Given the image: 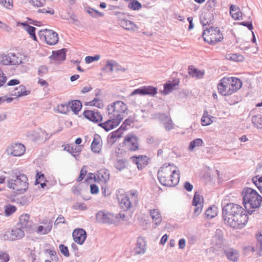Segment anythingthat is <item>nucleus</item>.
<instances>
[{
	"mask_svg": "<svg viewBox=\"0 0 262 262\" xmlns=\"http://www.w3.org/2000/svg\"><path fill=\"white\" fill-rule=\"evenodd\" d=\"M216 6V0H208L206 3V7L208 10L214 9Z\"/></svg>",
	"mask_w": 262,
	"mask_h": 262,
	"instance_id": "nucleus-60",
	"label": "nucleus"
},
{
	"mask_svg": "<svg viewBox=\"0 0 262 262\" xmlns=\"http://www.w3.org/2000/svg\"><path fill=\"white\" fill-rule=\"evenodd\" d=\"M18 25L23 27L24 30H25L30 35L31 38H32L35 41L37 40V38L35 34L36 28L35 27L29 26V25L24 23H18Z\"/></svg>",
	"mask_w": 262,
	"mask_h": 262,
	"instance_id": "nucleus-31",
	"label": "nucleus"
},
{
	"mask_svg": "<svg viewBox=\"0 0 262 262\" xmlns=\"http://www.w3.org/2000/svg\"><path fill=\"white\" fill-rule=\"evenodd\" d=\"M0 4L8 9H11L13 6V0H0Z\"/></svg>",
	"mask_w": 262,
	"mask_h": 262,
	"instance_id": "nucleus-53",
	"label": "nucleus"
},
{
	"mask_svg": "<svg viewBox=\"0 0 262 262\" xmlns=\"http://www.w3.org/2000/svg\"><path fill=\"white\" fill-rule=\"evenodd\" d=\"M117 16L118 24L126 30L135 31L138 29V27L130 20L125 18L120 13H116Z\"/></svg>",
	"mask_w": 262,
	"mask_h": 262,
	"instance_id": "nucleus-8",
	"label": "nucleus"
},
{
	"mask_svg": "<svg viewBox=\"0 0 262 262\" xmlns=\"http://www.w3.org/2000/svg\"><path fill=\"white\" fill-rule=\"evenodd\" d=\"M40 38L44 40L49 45H54L58 41V34L52 30L43 29L39 32Z\"/></svg>",
	"mask_w": 262,
	"mask_h": 262,
	"instance_id": "nucleus-7",
	"label": "nucleus"
},
{
	"mask_svg": "<svg viewBox=\"0 0 262 262\" xmlns=\"http://www.w3.org/2000/svg\"><path fill=\"white\" fill-rule=\"evenodd\" d=\"M117 199L119 203L120 207L124 211H127L130 208L132 205L136 204L138 201V192L137 191L131 190L129 192V195L126 194L120 193L118 191Z\"/></svg>",
	"mask_w": 262,
	"mask_h": 262,
	"instance_id": "nucleus-5",
	"label": "nucleus"
},
{
	"mask_svg": "<svg viewBox=\"0 0 262 262\" xmlns=\"http://www.w3.org/2000/svg\"><path fill=\"white\" fill-rule=\"evenodd\" d=\"M30 2L34 6L40 7L45 5L46 0H30Z\"/></svg>",
	"mask_w": 262,
	"mask_h": 262,
	"instance_id": "nucleus-59",
	"label": "nucleus"
},
{
	"mask_svg": "<svg viewBox=\"0 0 262 262\" xmlns=\"http://www.w3.org/2000/svg\"><path fill=\"white\" fill-rule=\"evenodd\" d=\"M19 224L22 230H30L32 228V222L30 220L29 215L25 214L20 216Z\"/></svg>",
	"mask_w": 262,
	"mask_h": 262,
	"instance_id": "nucleus-21",
	"label": "nucleus"
},
{
	"mask_svg": "<svg viewBox=\"0 0 262 262\" xmlns=\"http://www.w3.org/2000/svg\"><path fill=\"white\" fill-rule=\"evenodd\" d=\"M96 181V177L95 175L92 173H89L88 177H86V179L85 180V181L88 184H91L92 182Z\"/></svg>",
	"mask_w": 262,
	"mask_h": 262,
	"instance_id": "nucleus-62",
	"label": "nucleus"
},
{
	"mask_svg": "<svg viewBox=\"0 0 262 262\" xmlns=\"http://www.w3.org/2000/svg\"><path fill=\"white\" fill-rule=\"evenodd\" d=\"M213 117L209 115L207 111L204 112L203 116L201 118V124L203 126H207L210 124L212 122Z\"/></svg>",
	"mask_w": 262,
	"mask_h": 262,
	"instance_id": "nucleus-42",
	"label": "nucleus"
},
{
	"mask_svg": "<svg viewBox=\"0 0 262 262\" xmlns=\"http://www.w3.org/2000/svg\"><path fill=\"white\" fill-rule=\"evenodd\" d=\"M96 219L99 223L110 224L113 221L114 214L108 212L99 211L96 214Z\"/></svg>",
	"mask_w": 262,
	"mask_h": 262,
	"instance_id": "nucleus-18",
	"label": "nucleus"
},
{
	"mask_svg": "<svg viewBox=\"0 0 262 262\" xmlns=\"http://www.w3.org/2000/svg\"><path fill=\"white\" fill-rule=\"evenodd\" d=\"M107 113L110 118H115V102L107 106Z\"/></svg>",
	"mask_w": 262,
	"mask_h": 262,
	"instance_id": "nucleus-52",
	"label": "nucleus"
},
{
	"mask_svg": "<svg viewBox=\"0 0 262 262\" xmlns=\"http://www.w3.org/2000/svg\"><path fill=\"white\" fill-rule=\"evenodd\" d=\"M157 93V89L152 86H145L141 88L137 89L132 92L130 96H134L136 95H151L154 96Z\"/></svg>",
	"mask_w": 262,
	"mask_h": 262,
	"instance_id": "nucleus-13",
	"label": "nucleus"
},
{
	"mask_svg": "<svg viewBox=\"0 0 262 262\" xmlns=\"http://www.w3.org/2000/svg\"><path fill=\"white\" fill-rule=\"evenodd\" d=\"M178 82L177 83H173L171 82L166 83L164 85V90L162 92V93L164 95L168 94L174 89V88L178 85Z\"/></svg>",
	"mask_w": 262,
	"mask_h": 262,
	"instance_id": "nucleus-46",
	"label": "nucleus"
},
{
	"mask_svg": "<svg viewBox=\"0 0 262 262\" xmlns=\"http://www.w3.org/2000/svg\"><path fill=\"white\" fill-rule=\"evenodd\" d=\"M58 112L62 114H66L70 111L69 103L60 104L57 107Z\"/></svg>",
	"mask_w": 262,
	"mask_h": 262,
	"instance_id": "nucleus-50",
	"label": "nucleus"
},
{
	"mask_svg": "<svg viewBox=\"0 0 262 262\" xmlns=\"http://www.w3.org/2000/svg\"><path fill=\"white\" fill-rule=\"evenodd\" d=\"M223 232L221 229H217L212 239L211 243L212 248L215 250L221 248L223 245Z\"/></svg>",
	"mask_w": 262,
	"mask_h": 262,
	"instance_id": "nucleus-16",
	"label": "nucleus"
},
{
	"mask_svg": "<svg viewBox=\"0 0 262 262\" xmlns=\"http://www.w3.org/2000/svg\"><path fill=\"white\" fill-rule=\"evenodd\" d=\"M9 259L10 257L8 254L0 250V262H8Z\"/></svg>",
	"mask_w": 262,
	"mask_h": 262,
	"instance_id": "nucleus-56",
	"label": "nucleus"
},
{
	"mask_svg": "<svg viewBox=\"0 0 262 262\" xmlns=\"http://www.w3.org/2000/svg\"><path fill=\"white\" fill-rule=\"evenodd\" d=\"M243 204L247 212L251 214L256 209L259 208L262 202V196L254 189L244 188L242 192Z\"/></svg>",
	"mask_w": 262,
	"mask_h": 262,
	"instance_id": "nucleus-3",
	"label": "nucleus"
},
{
	"mask_svg": "<svg viewBox=\"0 0 262 262\" xmlns=\"http://www.w3.org/2000/svg\"><path fill=\"white\" fill-rule=\"evenodd\" d=\"M149 213L156 227L159 226L161 223L162 220L161 212L159 209H150L149 210Z\"/></svg>",
	"mask_w": 262,
	"mask_h": 262,
	"instance_id": "nucleus-23",
	"label": "nucleus"
},
{
	"mask_svg": "<svg viewBox=\"0 0 262 262\" xmlns=\"http://www.w3.org/2000/svg\"><path fill=\"white\" fill-rule=\"evenodd\" d=\"M137 165L138 169H142L148 164V157L145 156L139 155L133 156L130 158Z\"/></svg>",
	"mask_w": 262,
	"mask_h": 262,
	"instance_id": "nucleus-20",
	"label": "nucleus"
},
{
	"mask_svg": "<svg viewBox=\"0 0 262 262\" xmlns=\"http://www.w3.org/2000/svg\"><path fill=\"white\" fill-rule=\"evenodd\" d=\"M203 144V141L202 139L200 138L195 139L190 142L188 150L193 151L195 148L202 146Z\"/></svg>",
	"mask_w": 262,
	"mask_h": 262,
	"instance_id": "nucleus-44",
	"label": "nucleus"
},
{
	"mask_svg": "<svg viewBox=\"0 0 262 262\" xmlns=\"http://www.w3.org/2000/svg\"><path fill=\"white\" fill-rule=\"evenodd\" d=\"M252 122L257 128H262V116L257 115L252 117Z\"/></svg>",
	"mask_w": 262,
	"mask_h": 262,
	"instance_id": "nucleus-45",
	"label": "nucleus"
},
{
	"mask_svg": "<svg viewBox=\"0 0 262 262\" xmlns=\"http://www.w3.org/2000/svg\"><path fill=\"white\" fill-rule=\"evenodd\" d=\"M116 108L117 111L121 113L125 114L127 110V106L125 103L121 101H116Z\"/></svg>",
	"mask_w": 262,
	"mask_h": 262,
	"instance_id": "nucleus-47",
	"label": "nucleus"
},
{
	"mask_svg": "<svg viewBox=\"0 0 262 262\" xmlns=\"http://www.w3.org/2000/svg\"><path fill=\"white\" fill-rule=\"evenodd\" d=\"M200 20L203 27L212 25L213 23V15L210 13H205L201 16Z\"/></svg>",
	"mask_w": 262,
	"mask_h": 262,
	"instance_id": "nucleus-28",
	"label": "nucleus"
},
{
	"mask_svg": "<svg viewBox=\"0 0 262 262\" xmlns=\"http://www.w3.org/2000/svg\"><path fill=\"white\" fill-rule=\"evenodd\" d=\"M220 33L219 28L211 27L209 29L206 28L204 30L203 36L205 41L215 44L223 39V36Z\"/></svg>",
	"mask_w": 262,
	"mask_h": 262,
	"instance_id": "nucleus-6",
	"label": "nucleus"
},
{
	"mask_svg": "<svg viewBox=\"0 0 262 262\" xmlns=\"http://www.w3.org/2000/svg\"><path fill=\"white\" fill-rule=\"evenodd\" d=\"M230 13L232 17L235 20L239 19L242 16V13L239 8L233 5H231L230 7Z\"/></svg>",
	"mask_w": 262,
	"mask_h": 262,
	"instance_id": "nucleus-39",
	"label": "nucleus"
},
{
	"mask_svg": "<svg viewBox=\"0 0 262 262\" xmlns=\"http://www.w3.org/2000/svg\"><path fill=\"white\" fill-rule=\"evenodd\" d=\"M86 166H84L81 169L80 174L77 179V181L78 182L81 181L85 177V175L86 174Z\"/></svg>",
	"mask_w": 262,
	"mask_h": 262,
	"instance_id": "nucleus-57",
	"label": "nucleus"
},
{
	"mask_svg": "<svg viewBox=\"0 0 262 262\" xmlns=\"http://www.w3.org/2000/svg\"><path fill=\"white\" fill-rule=\"evenodd\" d=\"M30 94V91L26 90V86L20 85L12 92L11 95L15 98H18L24 96L28 95Z\"/></svg>",
	"mask_w": 262,
	"mask_h": 262,
	"instance_id": "nucleus-26",
	"label": "nucleus"
},
{
	"mask_svg": "<svg viewBox=\"0 0 262 262\" xmlns=\"http://www.w3.org/2000/svg\"><path fill=\"white\" fill-rule=\"evenodd\" d=\"M132 123V121L130 119H126L119 129L116 130V138H120L122 133L127 129V126H129Z\"/></svg>",
	"mask_w": 262,
	"mask_h": 262,
	"instance_id": "nucleus-34",
	"label": "nucleus"
},
{
	"mask_svg": "<svg viewBox=\"0 0 262 262\" xmlns=\"http://www.w3.org/2000/svg\"><path fill=\"white\" fill-rule=\"evenodd\" d=\"M106 132L113 129L115 127V118H110L107 121L99 124Z\"/></svg>",
	"mask_w": 262,
	"mask_h": 262,
	"instance_id": "nucleus-33",
	"label": "nucleus"
},
{
	"mask_svg": "<svg viewBox=\"0 0 262 262\" xmlns=\"http://www.w3.org/2000/svg\"><path fill=\"white\" fill-rule=\"evenodd\" d=\"M229 80L226 77L222 78L218 84L217 89L219 92L223 96H229L234 93L231 86L230 85Z\"/></svg>",
	"mask_w": 262,
	"mask_h": 262,
	"instance_id": "nucleus-9",
	"label": "nucleus"
},
{
	"mask_svg": "<svg viewBox=\"0 0 262 262\" xmlns=\"http://www.w3.org/2000/svg\"><path fill=\"white\" fill-rule=\"evenodd\" d=\"M69 108L75 114L80 111L82 107V104L79 100H73L69 103Z\"/></svg>",
	"mask_w": 262,
	"mask_h": 262,
	"instance_id": "nucleus-41",
	"label": "nucleus"
},
{
	"mask_svg": "<svg viewBox=\"0 0 262 262\" xmlns=\"http://www.w3.org/2000/svg\"><path fill=\"white\" fill-rule=\"evenodd\" d=\"M7 77L2 70L0 69V87L6 82Z\"/></svg>",
	"mask_w": 262,
	"mask_h": 262,
	"instance_id": "nucleus-64",
	"label": "nucleus"
},
{
	"mask_svg": "<svg viewBox=\"0 0 262 262\" xmlns=\"http://www.w3.org/2000/svg\"><path fill=\"white\" fill-rule=\"evenodd\" d=\"M224 252L229 260L233 262H236L238 260L239 255L237 250L229 248L225 250Z\"/></svg>",
	"mask_w": 262,
	"mask_h": 262,
	"instance_id": "nucleus-27",
	"label": "nucleus"
},
{
	"mask_svg": "<svg viewBox=\"0 0 262 262\" xmlns=\"http://www.w3.org/2000/svg\"><path fill=\"white\" fill-rule=\"evenodd\" d=\"M203 203V198L202 196L200 195L198 192H196L194 193L192 201V205L194 207L193 210V215L194 217L198 216L202 212Z\"/></svg>",
	"mask_w": 262,
	"mask_h": 262,
	"instance_id": "nucleus-11",
	"label": "nucleus"
},
{
	"mask_svg": "<svg viewBox=\"0 0 262 262\" xmlns=\"http://www.w3.org/2000/svg\"><path fill=\"white\" fill-rule=\"evenodd\" d=\"M89 105L91 106H95L101 108L103 106V103L101 99L99 98H95L91 101L89 102Z\"/></svg>",
	"mask_w": 262,
	"mask_h": 262,
	"instance_id": "nucleus-49",
	"label": "nucleus"
},
{
	"mask_svg": "<svg viewBox=\"0 0 262 262\" xmlns=\"http://www.w3.org/2000/svg\"><path fill=\"white\" fill-rule=\"evenodd\" d=\"M128 165L129 162L125 159H119L116 162V169L119 171L128 168Z\"/></svg>",
	"mask_w": 262,
	"mask_h": 262,
	"instance_id": "nucleus-37",
	"label": "nucleus"
},
{
	"mask_svg": "<svg viewBox=\"0 0 262 262\" xmlns=\"http://www.w3.org/2000/svg\"><path fill=\"white\" fill-rule=\"evenodd\" d=\"M66 51L64 49L53 52L52 58L56 61H63L66 59Z\"/></svg>",
	"mask_w": 262,
	"mask_h": 262,
	"instance_id": "nucleus-35",
	"label": "nucleus"
},
{
	"mask_svg": "<svg viewBox=\"0 0 262 262\" xmlns=\"http://www.w3.org/2000/svg\"><path fill=\"white\" fill-rule=\"evenodd\" d=\"M59 248L60 252L64 256L68 257L70 255L69 249L67 246H64L63 244H61L59 246Z\"/></svg>",
	"mask_w": 262,
	"mask_h": 262,
	"instance_id": "nucleus-58",
	"label": "nucleus"
},
{
	"mask_svg": "<svg viewBox=\"0 0 262 262\" xmlns=\"http://www.w3.org/2000/svg\"><path fill=\"white\" fill-rule=\"evenodd\" d=\"M188 73L193 77L196 78H201L204 75V72L198 70L192 66H190L188 68Z\"/></svg>",
	"mask_w": 262,
	"mask_h": 262,
	"instance_id": "nucleus-40",
	"label": "nucleus"
},
{
	"mask_svg": "<svg viewBox=\"0 0 262 262\" xmlns=\"http://www.w3.org/2000/svg\"><path fill=\"white\" fill-rule=\"evenodd\" d=\"M114 64L113 61L107 60L105 66L103 68V71L105 73L111 72L113 71Z\"/></svg>",
	"mask_w": 262,
	"mask_h": 262,
	"instance_id": "nucleus-54",
	"label": "nucleus"
},
{
	"mask_svg": "<svg viewBox=\"0 0 262 262\" xmlns=\"http://www.w3.org/2000/svg\"><path fill=\"white\" fill-rule=\"evenodd\" d=\"M24 236V231L19 228L6 232L3 236V238L6 241H15L21 239Z\"/></svg>",
	"mask_w": 262,
	"mask_h": 262,
	"instance_id": "nucleus-10",
	"label": "nucleus"
},
{
	"mask_svg": "<svg viewBox=\"0 0 262 262\" xmlns=\"http://www.w3.org/2000/svg\"><path fill=\"white\" fill-rule=\"evenodd\" d=\"M97 179L104 183H106L110 178V174L106 169H101L99 170L97 174Z\"/></svg>",
	"mask_w": 262,
	"mask_h": 262,
	"instance_id": "nucleus-38",
	"label": "nucleus"
},
{
	"mask_svg": "<svg viewBox=\"0 0 262 262\" xmlns=\"http://www.w3.org/2000/svg\"><path fill=\"white\" fill-rule=\"evenodd\" d=\"M159 119L162 122L165 129L169 131L173 128V124L170 117L164 114H159Z\"/></svg>",
	"mask_w": 262,
	"mask_h": 262,
	"instance_id": "nucleus-24",
	"label": "nucleus"
},
{
	"mask_svg": "<svg viewBox=\"0 0 262 262\" xmlns=\"http://www.w3.org/2000/svg\"><path fill=\"white\" fill-rule=\"evenodd\" d=\"M226 79L229 80V82H230V85L231 86L234 92H236L242 87V82L239 79L232 77H226Z\"/></svg>",
	"mask_w": 262,
	"mask_h": 262,
	"instance_id": "nucleus-32",
	"label": "nucleus"
},
{
	"mask_svg": "<svg viewBox=\"0 0 262 262\" xmlns=\"http://www.w3.org/2000/svg\"><path fill=\"white\" fill-rule=\"evenodd\" d=\"M123 143L132 151H135L139 148L138 138L132 134H128L125 138Z\"/></svg>",
	"mask_w": 262,
	"mask_h": 262,
	"instance_id": "nucleus-15",
	"label": "nucleus"
},
{
	"mask_svg": "<svg viewBox=\"0 0 262 262\" xmlns=\"http://www.w3.org/2000/svg\"><path fill=\"white\" fill-rule=\"evenodd\" d=\"M83 114L85 118L95 122H100L102 119V116L100 113L92 110H86Z\"/></svg>",
	"mask_w": 262,
	"mask_h": 262,
	"instance_id": "nucleus-19",
	"label": "nucleus"
},
{
	"mask_svg": "<svg viewBox=\"0 0 262 262\" xmlns=\"http://www.w3.org/2000/svg\"><path fill=\"white\" fill-rule=\"evenodd\" d=\"M26 151L25 146L19 143H12L8 148V151L15 157H20L23 155Z\"/></svg>",
	"mask_w": 262,
	"mask_h": 262,
	"instance_id": "nucleus-14",
	"label": "nucleus"
},
{
	"mask_svg": "<svg viewBox=\"0 0 262 262\" xmlns=\"http://www.w3.org/2000/svg\"><path fill=\"white\" fill-rule=\"evenodd\" d=\"M16 208L15 206L12 205H8L5 206V213L6 215L9 216L13 213L15 212Z\"/></svg>",
	"mask_w": 262,
	"mask_h": 262,
	"instance_id": "nucleus-51",
	"label": "nucleus"
},
{
	"mask_svg": "<svg viewBox=\"0 0 262 262\" xmlns=\"http://www.w3.org/2000/svg\"><path fill=\"white\" fill-rule=\"evenodd\" d=\"M245 209L241 205L229 203L222 209V215L225 223L234 229H242L247 224L248 217Z\"/></svg>",
	"mask_w": 262,
	"mask_h": 262,
	"instance_id": "nucleus-1",
	"label": "nucleus"
},
{
	"mask_svg": "<svg viewBox=\"0 0 262 262\" xmlns=\"http://www.w3.org/2000/svg\"><path fill=\"white\" fill-rule=\"evenodd\" d=\"M50 136L46 132L41 129L38 130L35 135V140L41 142H45L48 140Z\"/></svg>",
	"mask_w": 262,
	"mask_h": 262,
	"instance_id": "nucleus-36",
	"label": "nucleus"
},
{
	"mask_svg": "<svg viewBox=\"0 0 262 262\" xmlns=\"http://www.w3.org/2000/svg\"><path fill=\"white\" fill-rule=\"evenodd\" d=\"M217 214V208L215 206L209 207L205 211V215L207 219H211Z\"/></svg>",
	"mask_w": 262,
	"mask_h": 262,
	"instance_id": "nucleus-43",
	"label": "nucleus"
},
{
	"mask_svg": "<svg viewBox=\"0 0 262 262\" xmlns=\"http://www.w3.org/2000/svg\"><path fill=\"white\" fill-rule=\"evenodd\" d=\"M130 216L126 215L124 212H120L116 216V226L124 225L127 226L130 224Z\"/></svg>",
	"mask_w": 262,
	"mask_h": 262,
	"instance_id": "nucleus-25",
	"label": "nucleus"
},
{
	"mask_svg": "<svg viewBox=\"0 0 262 262\" xmlns=\"http://www.w3.org/2000/svg\"><path fill=\"white\" fill-rule=\"evenodd\" d=\"M108 143L110 146H112L115 143V132H112L107 137Z\"/></svg>",
	"mask_w": 262,
	"mask_h": 262,
	"instance_id": "nucleus-61",
	"label": "nucleus"
},
{
	"mask_svg": "<svg viewBox=\"0 0 262 262\" xmlns=\"http://www.w3.org/2000/svg\"><path fill=\"white\" fill-rule=\"evenodd\" d=\"M48 71V68L45 66H41L38 68V74L40 76H43V75L47 73Z\"/></svg>",
	"mask_w": 262,
	"mask_h": 262,
	"instance_id": "nucleus-63",
	"label": "nucleus"
},
{
	"mask_svg": "<svg viewBox=\"0 0 262 262\" xmlns=\"http://www.w3.org/2000/svg\"><path fill=\"white\" fill-rule=\"evenodd\" d=\"M52 229V222L49 219H44L40 222V225L36 228L37 233L41 235L47 234Z\"/></svg>",
	"mask_w": 262,
	"mask_h": 262,
	"instance_id": "nucleus-12",
	"label": "nucleus"
},
{
	"mask_svg": "<svg viewBox=\"0 0 262 262\" xmlns=\"http://www.w3.org/2000/svg\"><path fill=\"white\" fill-rule=\"evenodd\" d=\"M173 164L165 163L159 169L158 178L163 186L173 187L177 185L180 180V172Z\"/></svg>",
	"mask_w": 262,
	"mask_h": 262,
	"instance_id": "nucleus-2",
	"label": "nucleus"
},
{
	"mask_svg": "<svg viewBox=\"0 0 262 262\" xmlns=\"http://www.w3.org/2000/svg\"><path fill=\"white\" fill-rule=\"evenodd\" d=\"M128 7L133 10H139L142 8V5L137 0H131L128 4Z\"/></svg>",
	"mask_w": 262,
	"mask_h": 262,
	"instance_id": "nucleus-48",
	"label": "nucleus"
},
{
	"mask_svg": "<svg viewBox=\"0 0 262 262\" xmlns=\"http://www.w3.org/2000/svg\"><path fill=\"white\" fill-rule=\"evenodd\" d=\"M146 246L145 239L142 237L138 238L135 249L136 253L137 254L144 253L146 251Z\"/></svg>",
	"mask_w": 262,
	"mask_h": 262,
	"instance_id": "nucleus-30",
	"label": "nucleus"
},
{
	"mask_svg": "<svg viewBox=\"0 0 262 262\" xmlns=\"http://www.w3.org/2000/svg\"><path fill=\"white\" fill-rule=\"evenodd\" d=\"M100 58V56L99 55H96L94 56H88L85 58V61L86 63H90L99 60Z\"/></svg>",
	"mask_w": 262,
	"mask_h": 262,
	"instance_id": "nucleus-55",
	"label": "nucleus"
},
{
	"mask_svg": "<svg viewBox=\"0 0 262 262\" xmlns=\"http://www.w3.org/2000/svg\"><path fill=\"white\" fill-rule=\"evenodd\" d=\"M102 141L101 137L95 134L94 136V140L91 144V149L94 152L99 153L102 147Z\"/></svg>",
	"mask_w": 262,
	"mask_h": 262,
	"instance_id": "nucleus-22",
	"label": "nucleus"
},
{
	"mask_svg": "<svg viewBox=\"0 0 262 262\" xmlns=\"http://www.w3.org/2000/svg\"><path fill=\"white\" fill-rule=\"evenodd\" d=\"M62 146L64 150L70 153L75 157L78 156L81 151L80 147L79 146H75L68 144L63 145Z\"/></svg>",
	"mask_w": 262,
	"mask_h": 262,
	"instance_id": "nucleus-29",
	"label": "nucleus"
},
{
	"mask_svg": "<svg viewBox=\"0 0 262 262\" xmlns=\"http://www.w3.org/2000/svg\"><path fill=\"white\" fill-rule=\"evenodd\" d=\"M72 236L74 241L78 245H82L86 238L85 231L81 228H77L73 230Z\"/></svg>",
	"mask_w": 262,
	"mask_h": 262,
	"instance_id": "nucleus-17",
	"label": "nucleus"
},
{
	"mask_svg": "<svg viewBox=\"0 0 262 262\" xmlns=\"http://www.w3.org/2000/svg\"><path fill=\"white\" fill-rule=\"evenodd\" d=\"M29 183L27 176L19 172L8 181V187L17 193H23L28 188Z\"/></svg>",
	"mask_w": 262,
	"mask_h": 262,
	"instance_id": "nucleus-4",
	"label": "nucleus"
}]
</instances>
